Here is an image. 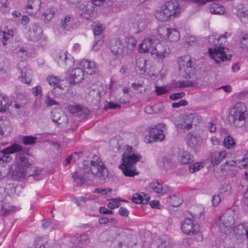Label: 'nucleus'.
Masks as SVG:
<instances>
[{
    "label": "nucleus",
    "mask_w": 248,
    "mask_h": 248,
    "mask_svg": "<svg viewBox=\"0 0 248 248\" xmlns=\"http://www.w3.org/2000/svg\"><path fill=\"white\" fill-rule=\"evenodd\" d=\"M90 166L84 165L83 173L75 171L72 175L74 182L79 186L82 185L86 180H91L93 178L104 180L108 175V171L101 159L97 155L92 158Z\"/></svg>",
    "instance_id": "obj_1"
},
{
    "label": "nucleus",
    "mask_w": 248,
    "mask_h": 248,
    "mask_svg": "<svg viewBox=\"0 0 248 248\" xmlns=\"http://www.w3.org/2000/svg\"><path fill=\"white\" fill-rule=\"evenodd\" d=\"M181 6L176 0H169L157 10L155 15L156 18L161 22H166L178 16Z\"/></svg>",
    "instance_id": "obj_2"
},
{
    "label": "nucleus",
    "mask_w": 248,
    "mask_h": 248,
    "mask_svg": "<svg viewBox=\"0 0 248 248\" xmlns=\"http://www.w3.org/2000/svg\"><path fill=\"white\" fill-rule=\"evenodd\" d=\"M248 115L245 105L242 102L234 105L230 111L229 121L231 125L236 127H241L246 124Z\"/></svg>",
    "instance_id": "obj_3"
},
{
    "label": "nucleus",
    "mask_w": 248,
    "mask_h": 248,
    "mask_svg": "<svg viewBox=\"0 0 248 248\" xmlns=\"http://www.w3.org/2000/svg\"><path fill=\"white\" fill-rule=\"evenodd\" d=\"M141 158L140 155L136 154H124L123 157V163L119 168L122 170L125 176L134 177L138 174L135 164Z\"/></svg>",
    "instance_id": "obj_4"
},
{
    "label": "nucleus",
    "mask_w": 248,
    "mask_h": 248,
    "mask_svg": "<svg viewBox=\"0 0 248 248\" xmlns=\"http://www.w3.org/2000/svg\"><path fill=\"white\" fill-rule=\"evenodd\" d=\"M217 226L221 233L227 234L232 232H234L235 228L234 212L231 209L227 210L219 218Z\"/></svg>",
    "instance_id": "obj_5"
},
{
    "label": "nucleus",
    "mask_w": 248,
    "mask_h": 248,
    "mask_svg": "<svg viewBox=\"0 0 248 248\" xmlns=\"http://www.w3.org/2000/svg\"><path fill=\"white\" fill-rule=\"evenodd\" d=\"M209 44L215 46L214 48H209L208 53L210 57L214 60L217 63H219L220 61H225L227 60V57L224 51V47L222 46H217L220 40L217 38V34H212L210 35L208 39Z\"/></svg>",
    "instance_id": "obj_6"
},
{
    "label": "nucleus",
    "mask_w": 248,
    "mask_h": 248,
    "mask_svg": "<svg viewBox=\"0 0 248 248\" xmlns=\"http://www.w3.org/2000/svg\"><path fill=\"white\" fill-rule=\"evenodd\" d=\"M179 69L183 76L191 78L195 73L194 60L189 55L182 56L178 60Z\"/></svg>",
    "instance_id": "obj_7"
},
{
    "label": "nucleus",
    "mask_w": 248,
    "mask_h": 248,
    "mask_svg": "<svg viewBox=\"0 0 248 248\" xmlns=\"http://www.w3.org/2000/svg\"><path fill=\"white\" fill-rule=\"evenodd\" d=\"M170 49L164 43H156L151 51V56L154 59H156L159 62L169 57Z\"/></svg>",
    "instance_id": "obj_8"
},
{
    "label": "nucleus",
    "mask_w": 248,
    "mask_h": 248,
    "mask_svg": "<svg viewBox=\"0 0 248 248\" xmlns=\"http://www.w3.org/2000/svg\"><path fill=\"white\" fill-rule=\"evenodd\" d=\"M60 25L62 31H71L78 27L79 22L73 15L67 14L61 17L60 19Z\"/></svg>",
    "instance_id": "obj_9"
},
{
    "label": "nucleus",
    "mask_w": 248,
    "mask_h": 248,
    "mask_svg": "<svg viewBox=\"0 0 248 248\" xmlns=\"http://www.w3.org/2000/svg\"><path fill=\"white\" fill-rule=\"evenodd\" d=\"M22 150V146L17 143H13L1 150L0 151V162H10L12 160V157L10 154L16 153Z\"/></svg>",
    "instance_id": "obj_10"
},
{
    "label": "nucleus",
    "mask_w": 248,
    "mask_h": 248,
    "mask_svg": "<svg viewBox=\"0 0 248 248\" xmlns=\"http://www.w3.org/2000/svg\"><path fill=\"white\" fill-rule=\"evenodd\" d=\"M166 129V125L162 124H159L149 128L150 138L152 139V141L157 142L163 140L165 138L164 132Z\"/></svg>",
    "instance_id": "obj_11"
},
{
    "label": "nucleus",
    "mask_w": 248,
    "mask_h": 248,
    "mask_svg": "<svg viewBox=\"0 0 248 248\" xmlns=\"http://www.w3.org/2000/svg\"><path fill=\"white\" fill-rule=\"evenodd\" d=\"M94 5L95 4L93 2L80 4L79 6V14L81 16L87 20L93 19L96 14Z\"/></svg>",
    "instance_id": "obj_12"
},
{
    "label": "nucleus",
    "mask_w": 248,
    "mask_h": 248,
    "mask_svg": "<svg viewBox=\"0 0 248 248\" xmlns=\"http://www.w3.org/2000/svg\"><path fill=\"white\" fill-rule=\"evenodd\" d=\"M54 59L61 67L66 65L71 66L74 61L70 55H68L67 51H60L56 52L53 55Z\"/></svg>",
    "instance_id": "obj_13"
},
{
    "label": "nucleus",
    "mask_w": 248,
    "mask_h": 248,
    "mask_svg": "<svg viewBox=\"0 0 248 248\" xmlns=\"http://www.w3.org/2000/svg\"><path fill=\"white\" fill-rule=\"evenodd\" d=\"M181 229L186 234L193 235L199 232V226L194 224L189 218H186L181 223Z\"/></svg>",
    "instance_id": "obj_14"
},
{
    "label": "nucleus",
    "mask_w": 248,
    "mask_h": 248,
    "mask_svg": "<svg viewBox=\"0 0 248 248\" xmlns=\"http://www.w3.org/2000/svg\"><path fill=\"white\" fill-rule=\"evenodd\" d=\"M26 65V62L23 61L21 62L18 64L20 73L19 79L22 82L29 85L31 81L32 72L25 66Z\"/></svg>",
    "instance_id": "obj_15"
},
{
    "label": "nucleus",
    "mask_w": 248,
    "mask_h": 248,
    "mask_svg": "<svg viewBox=\"0 0 248 248\" xmlns=\"http://www.w3.org/2000/svg\"><path fill=\"white\" fill-rule=\"evenodd\" d=\"M42 33V30L38 24H32L29 27L26 36L30 40L35 42L41 38Z\"/></svg>",
    "instance_id": "obj_16"
},
{
    "label": "nucleus",
    "mask_w": 248,
    "mask_h": 248,
    "mask_svg": "<svg viewBox=\"0 0 248 248\" xmlns=\"http://www.w3.org/2000/svg\"><path fill=\"white\" fill-rule=\"evenodd\" d=\"M184 121L180 124L181 127L182 129L189 130L193 124L195 125L196 122L202 121L201 117L196 114H190L184 117Z\"/></svg>",
    "instance_id": "obj_17"
},
{
    "label": "nucleus",
    "mask_w": 248,
    "mask_h": 248,
    "mask_svg": "<svg viewBox=\"0 0 248 248\" xmlns=\"http://www.w3.org/2000/svg\"><path fill=\"white\" fill-rule=\"evenodd\" d=\"M26 149L23 148L21 151L17 152L15 158L16 166L20 168L28 169L30 168L31 164L30 163L28 159L25 156L24 153Z\"/></svg>",
    "instance_id": "obj_18"
},
{
    "label": "nucleus",
    "mask_w": 248,
    "mask_h": 248,
    "mask_svg": "<svg viewBox=\"0 0 248 248\" xmlns=\"http://www.w3.org/2000/svg\"><path fill=\"white\" fill-rule=\"evenodd\" d=\"M12 131L10 121L5 116L0 118V139L8 136Z\"/></svg>",
    "instance_id": "obj_19"
},
{
    "label": "nucleus",
    "mask_w": 248,
    "mask_h": 248,
    "mask_svg": "<svg viewBox=\"0 0 248 248\" xmlns=\"http://www.w3.org/2000/svg\"><path fill=\"white\" fill-rule=\"evenodd\" d=\"M83 78L84 72L81 68L73 69L70 74L69 80L71 84H78L82 81Z\"/></svg>",
    "instance_id": "obj_20"
},
{
    "label": "nucleus",
    "mask_w": 248,
    "mask_h": 248,
    "mask_svg": "<svg viewBox=\"0 0 248 248\" xmlns=\"http://www.w3.org/2000/svg\"><path fill=\"white\" fill-rule=\"evenodd\" d=\"M226 155L225 151H214L211 152L209 158L213 166H217L226 157Z\"/></svg>",
    "instance_id": "obj_21"
},
{
    "label": "nucleus",
    "mask_w": 248,
    "mask_h": 248,
    "mask_svg": "<svg viewBox=\"0 0 248 248\" xmlns=\"http://www.w3.org/2000/svg\"><path fill=\"white\" fill-rule=\"evenodd\" d=\"M103 92V88L101 87H95L89 91L88 99L92 101L94 104H97L101 100Z\"/></svg>",
    "instance_id": "obj_22"
},
{
    "label": "nucleus",
    "mask_w": 248,
    "mask_h": 248,
    "mask_svg": "<svg viewBox=\"0 0 248 248\" xmlns=\"http://www.w3.org/2000/svg\"><path fill=\"white\" fill-rule=\"evenodd\" d=\"M79 65L85 69L88 74H93L98 70L97 66L93 61L83 60L79 62Z\"/></svg>",
    "instance_id": "obj_23"
},
{
    "label": "nucleus",
    "mask_w": 248,
    "mask_h": 248,
    "mask_svg": "<svg viewBox=\"0 0 248 248\" xmlns=\"http://www.w3.org/2000/svg\"><path fill=\"white\" fill-rule=\"evenodd\" d=\"M110 50L113 55L121 56L124 52V46L119 39H113L110 41Z\"/></svg>",
    "instance_id": "obj_24"
},
{
    "label": "nucleus",
    "mask_w": 248,
    "mask_h": 248,
    "mask_svg": "<svg viewBox=\"0 0 248 248\" xmlns=\"http://www.w3.org/2000/svg\"><path fill=\"white\" fill-rule=\"evenodd\" d=\"M68 109L75 116L85 117L88 113V110L85 107L79 105H70Z\"/></svg>",
    "instance_id": "obj_25"
},
{
    "label": "nucleus",
    "mask_w": 248,
    "mask_h": 248,
    "mask_svg": "<svg viewBox=\"0 0 248 248\" xmlns=\"http://www.w3.org/2000/svg\"><path fill=\"white\" fill-rule=\"evenodd\" d=\"M27 175L29 176L34 175V173L29 174L26 169L16 166L15 170H13L11 174L13 179L20 181L24 179Z\"/></svg>",
    "instance_id": "obj_26"
},
{
    "label": "nucleus",
    "mask_w": 248,
    "mask_h": 248,
    "mask_svg": "<svg viewBox=\"0 0 248 248\" xmlns=\"http://www.w3.org/2000/svg\"><path fill=\"white\" fill-rule=\"evenodd\" d=\"M93 31L95 36V44L93 49L96 51L99 49L103 43V40L102 39L104 37L101 34L102 29L100 26H97L94 28Z\"/></svg>",
    "instance_id": "obj_27"
},
{
    "label": "nucleus",
    "mask_w": 248,
    "mask_h": 248,
    "mask_svg": "<svg viewBox=\"0 0 248 248\" xmlns=\"http://www.w3.org/2000/svg\"><path fill=\"white\" fill-rule=\"evenodd\" d=\"M40 0H28L26 10L31 15H35L41 7Z\"/></svg>",
    "instance_id": "obj_28"
},
{
    "label": "nucleus",
    "mask_w": 248,
    "mask_h": 248,
    "mask_svg": "<svg viewBox=\"0 0 248 248\" xmlns=\"http://www.w3.org/2000/svg\"><path fill=\"white\" fill-rule=\"evenodd\" d=\"M217 1H212L208 7L209 12L213 15H222L225 13V9L224 6Z\"/></svg>",
    "instance_id": "obj_29"
},
{
    "label": "nucleus",
    "mask_w": 248,
    "mask_h": 248,
    "mask_svg": "<svg viewBox=\"0 0 248 248\" xmlns=\"http://www.w3.org/2000/svg\"><path fill=\"white\" fill-rule=\"evenodd\" d=\"M154 43L151 38H145L139 46V50L140 53L150 52L151 54V51L153 49Z\"/></svg>",
    "instance_id": "obj_30"
},
{
    "label": "nucleus",
    "mask_w": 248,
    "mask_h": 248,
    "mask_svg": "<svg viewBox=\"0 0 248 248\" xmlns=\"http://www.w3.org/2000/svg\"><path fill=\"white\" fill-rule=\"evenodd\" d=\"M234 233L236 235L245 236L248 238V222L240 223L234 229Z\"/></svg>",
    "instance_id": "obj_31"
},
{
    "label": "nucleus",
    "mask_w": 248,
    "mask_h": 248,
    "mask_svg": "<svg viewBox=\"0 0 248 248\" xmlns=\"http://www.w3.org/2000/svg\"><path fill=\"white\" fill-rule=\"evenodd\" d=\"M131 20L134 26L138 28L140 31L144 30L146 26L147 21L144 16L137 15Z\"/></svg>",
    "instance_id": "obj_32"
},
{
    "label": "nucleus",
    "mask_w": 248,
    "mask_h": 248,
    "mask_svg": "<svg viewBox=\"0 0 248 248\" xmlns=\"http://www.w3.org/2000/svg\"><path fill=\"white\" fill-rule=\"evenodd\" d=\"M57 12V9L52 7L47 8L42 14L41 18L43 21L45 23H48L50 22L54 18Z\"/></svg>",
    "instance_id": "obj_33"
},
{
    "label": "nucleus",
    "mask_w": 248,
    "mask_h": 248,
    "mask_svg": "<svg viewBox=\"0 0 248 248\" xmlns=\"http://www.w3.org/2000/svg\"><path fill=\"white\" fill-rule=\"evenodd\" d=\"M194 158L193 155L188 152L184 150L180 151L178 161L182 164H189L193 162Z\"/></svg>",
    "instance_id": "obj_34"
},
{
    "label": "nucleus",
    "mask_w": 248,
    "mask_h": 248,
    "mask_svg": "<svg viewBox=\"0 0 248 248\" xmlns=\"http://www.w3.org/2000/svg\"><path fill=\"white\" fill-rule=\"evenodd\" d=\"M237 15L242 22H248V8L240 4L237 6Z\"/></svg>",
    "instance_id": "obj_35"
},
{
    "label": "nucleus",
    "mask_w": 248,
    "mask_h": 248,
    "mask_svg": "<svg viewBox=\"0 0 248 248\" xmlns=\"http://www.w3.org/2000/svg\"><path fill=\"white\" fill-rule=\"evenodd\" d=\"M156 246L157 248H171L172 243L171 240L167 237L162 236L157 239Z\"/></svg>",
    "instance_id": "obj_36"
},
{
    "label": "nucleus",
    "mask_w": 248,
    "mask_h": 248,
    "mask_svg": "<svg viewBox=\"0 0 248 248\" xmlns=\"http://www.w3.org/2000/svg\"><path fill=\"white\" fill-rule=\"evenodd\" d=\"M51 116L52 121L57 123L59 124H62L63 122L62 121L65 120V123H68V119L66 116L62 114L61 115L58 112L57 109H54L51 112Z\"/></svg>",
    "instance_id": "obj_37"
},
{
    "label": "nucleus",
    "mask_w": 248,
    "mask_h": 248,
    "mask_svg": "<svg viewBox=\"0 0 248 248\" xmlns=\"http://www.w3.org/2000/svg\"><path fill=\"white\" fill-rule=\"evenodd\" d=\"M14 34V31L12 29H6L1 31L0 36L1 37L2 44L4 46L7 44L8 40L12 38Z\"/></svg>",
    "instance_id": "obj_38"
},
{
    "label": "nucleus",
    "mask_w": 248,
    "mask_h": 248,
    "mask_svg": "<svg viewBox=\"0 0 248 248\" xmlns=\"http://www.w3.org/2000/svg\"><path fill=\"white\" fill-rule=\"evenodd\" d=\"M168 202L173 207H177L182 203V200L181 195L177 193L169 196Z\"/></svg>",
    "instance_id": "obj_39"
},
{
    "label": "nucleus",
    "mask_w": 248,
    "mask_h": 248,
    "mask_svg": "<svg viewBox=\"0 0 248 248\" xmlns=\"http://www.w3.org/2000/svg\"><path fill=\"white\" fill-rule=\"evenodd\" d=\"M194 82L190 80H178L172 82V86L174 88L192 87L194 86Z\"/></svg>",
    "instance_id": "obj_40"
},
{
    "label": "nucleus",
    "mask_w": 248,
    "mask_h": 248,
    "mask_svg": "<svg viewBox=\"0 0 248 248\" xmlns=\"http://www.w3.org/2000/svg\"><path fill=\"white\" fill-rule=\"evenodd\" d=\"M166 40L172 42H177L180 38L179 32L176 29L170 28Z\"/></svg>",
    "instance_id": "obj_41"
},
{
    "label": "nucleus",
    "mask_w": 248,
    "mask_h": 248,
    "mask_svg": "<svg viewBox=\"0 0 248 248\" xmlns=\"http://www.w3.org/2000/svg\"><path fill=\"white\" fill-rule=\"evenodd\" d=\"M125 42L128 52L132 51L136 46L137 40L134 37L129 36L125 38Z\"/></svg>",
    "instance_id": "obj_42"
},
{
    "label": "nucleus",
    "mask_w": 248,
    "mask_h": 248,
    "mask_svg": "<svg viewBox=\"0 0 248 248\" xmlns=\"http://www.w3.org/2000/svg\"><path fill=\"white\" fill-rule=\"evenodd\" d=\"M170 27L167 25L160 26L157 29V32L158 35L160 38L166 40L167 38L168 34L169 32Z\"/></svg>",
    "instance_id": "obj_43"
},
{
    "label": "nucleus",
    "mask_w": 248,
    "mask_h": 248,
    "mask_svg": "<svg viewBox=\"0 0 248 248\" xmlns=\"http://www.w3.org/2000/svg\"><path fill=\"white\" fill-rule=\"evenodd\" d=\"M149 188L151 191H153L156 193H160L163 190V186L161 183L158 182L151 183Z\"/></svg>",
    "instance_id": "obj_44"
},
{
    "label": "nucleus",
    "mask_w": 248,
    "mask_h": 248,
    "mask_svg": "<svg viewBox=\"0 0 248 248\" xmlns=\"http://www.w3.org/2000/svg\"><path fill=\"white\" fill-rule=\"evenodd\" d=\"M223 145L228 149H233L235 146V143L232 137L228 136L224 139Z\"/></svg>",
    "instance_id": "obj_45"
},
{
    "label": "nucleus",
    "mask_w": 248,
    "mask_h": 248,
    "mask_svg": "<svg viewBox=\"0 0 248 248\" xmlns=\"http://www.w3.org/2000/svg\"><path fill=\"white\" fill-rule=\"evenodd\" d=\"M219 195L221 197L228 196L232 193V187L230 185L224 184L219 190Z\"/></svg>",
    "instance_id": "obj_46"
},
{
    "label": "nucleus",
    "mask_w": 248,
    "mask_h": 248,
    "mask_svg": "<svg viewBox=\"0 0 248 248\" xmlns=\"http://www.w3.org/2000/svg\"><path fill=\"white\" fill-rule=\"evenodd\" d=\"M37 138L35 137L25 136L22 138V142L25 145H32L36 143Z\"/></svg>",
    "instance_id": "obj_47"
},
{
    "label": "nucleus",
    "mask_w": 248,
    "mask_h": 248,
    "mask_svg": "<svg viewBox=\"0 0 248 248\" xmlns=\"http://www.w3.org/2000/svg\"><path fill=\"white\" fill-rule=\"evenodd\" d=\"M76 243L79 244H86L89 242V237L86 234L78 235L76 238Z\"/></svg>",
    "instance_id": "obj_48"
},
{
    "label": "nucleus",
    "mask_w": 248,
    "mask_h": 248,
    "mask_svg": "<svg viewBox=\"0 0 248 248\" xmlns=\"http://www.w3.org/2000/svg\"><path fill=\"white\" fill-rule=\"evenodd\" d=\"M8 106L7 97L0 94V111L4 112Z\"/></svg>",
    "instance_id": "obj_49"
},
{
    "label": "nucleus",
    "mask_w": 248,
    "mask_h": 248,
    "mask_svg": "<svg viewBox=\"0 0 248 248\" xmlns=\"http://www.w3.org/2000/svg\"><path fill=\"white\" fill-rule=\"evenodd\" d=\"M82 155V152L79 153H74L73 154L69 156L67 158L65 159V166H67L71 163V161L72 160H74V161H76V160H78L79 157H80Z\"/></svg>",
    "instance_id": "obj_50"
},
{
    "label": "nucleus",
    "mask_w": 248,
    "mask_h": 248,
    "mask_svg": "<svg viewBox=\"0 0 248 248\" xmlns=\"http://www.w3.org/2000/svg\"><path fill=\"white\" fill-rule=\"evenodd\" d=\"M203 167V163L202 162H196L194 164L190 165L189 166V171L191 173H194L199 170L201 168Z\"/></svg>",
    "instance_id": "obj_51"
},
{
    "label": "nucleus",
    "mask_w": 248,
    "mask_h": 248,
    "mask_svg": "<svg viewBox=\"0 0 248 248\" xmlns=\"http://www.w3.org/2000/svg\"><path fill=\"white\" fill-rule=\"evenodd\" d=\"M46 80L50 85L57 86L59 83L60 79L58 77L49 76L47 77Z\"/></svg>",
    "instance_id": "obj_52"
},
{
    "label": "nucleus",
    "mask_w": 248,
    "mask_h": 248,
    "mask_svg": "<svg viewBox=\"0 0 248 248\" xmlns=\"http://www.w3.org/2000/svg\"><path fill=\"white\" fill-rule=\"evenodd\" d=\"M240 45L241 47L248 49V34H244L240 39Z\"/></svg>",
    "instance_id": "obj_53"
},
{
    "label": "nucleus",
    "mask_w": 248,
    "mask_h": 248,
    "mask_svg": "<svg viewBox=\"0 0 248 248\" xmlns=\"http://www.w3.org/2000/svg\"><path fill=\"white\" fill-rule=\"evenodd\" d=\"M240 163V169H247L248 168V152L246 153L243 158L239 160Z\"/></svg>",
    "instance_id": "obj_54"
},
{
    "label": "nucleus",
    "mask_w": 248,
    "mask_h": 248,
    "mask_svg": "<svg viewBox=\"0 0 248 248\" xmlns=\"http://www.w3.org/2000/svg\"><path fill=\"white\" fill-rule=\"evenodd\" d=\"M172 162V157L171 156H166L163 159V166L165 169H169Z\"/></svg>",
    "instance_id": "obj_55"
},
{
    "label": "nucleus",
    "mask_w": 248,
    "mask_h": 248,
    "mask_svg": "<svg viewBox=\"0 0 248 248\" xmlns=\"http://www.w3.org/2000/svg\"><path fill=\"white\" fill-rule=\"evenodd\" d=\"M121 106L117 104H115L114 102H107V104L104 107V109L107 110L108 109H116L121 108Z\"/></svg>",
    "instance_id": "obj_56"
},
{
    "label": "nucleus",
    "mask_w": 248,
    "mask_h": 248,
    "mask_svg": "<svg viewBox=\"0 0 248 248\" xmlns=\"http://www.w3.org/2000/svg\"><path fill=\"white\" fill-rule=\"evenodd\" d=\"M121 205V203L117 199H112L108 204V208L113 209L119 207Z\"/></svg>",
    "instance_id": "obj_57"
},
{
    "label": "nucleus",
    "mask_w": 248,
    "mask_h": 248,
    "mask_svg": "<svg viewBox=\"0 0 248 248\" xmlns=\"http://www.w3.org/2000/svg\"><path fill=\"white\" fill-rule=\"evenodd\" d=\"M45 103L48 106H52L58 105V103L55 100L51 98L50 95H49V93H47V94L46 95Z\"/></svg>",
    "instance_id": "obj_58"
},
{
    "label": "nucleus",
    "mask_w": 248,
    "mask_h": 248,
    "mask_svg": "<svg viewBox=\"0 0 248 248\" xmlns=\"http://www.w3.org/2000/svg\"><path fill=\"white\" fill-rule=\"evenodd\" d=\"M2 207V214L4 216H7L10 214L14 210V207L8 206L7 207H4L2 204H0Z\"/></svg>",
    "instance_id": "obj_59"
},
{
    "label": "nucleus",
    "mask_w": 248,
    "mask_h": 248,
    "mask_svg": "<svg viewBox=\"0 0 248 248\" xmlns=\"http://www.w3.org/2000/svg\"><path fill=\"white\" fill-rule=\"evenodd\" d=\"M169 91L166 87L155 86V92L158 95L167 93Z\"/></svg>",
    "instance_id": "obj_60"
},
{
    "label": "nucleus",
    "mask_w": 248,
    "mask_h": 248,
    "mask_svg": "<svg viewBox=\"0 0 248 248\" xmlns=\"http://www.w3.org/2000/svg\"><path fill=\"white\" fill-rule=\"evenodd\" d=\"M143 195V193L135 194L132 197V201L136 203H141L142 201V197Z\"/></svg>",
    "instance_id": "obj_61"
},
{
    "label": "nucleus",
    "mask_w": 248,
    "mask_h": 248,
    "mask_svg": "<svg viewBox=\"0 0 248 248\" xmlns=\"http://www.w3.org/2000/svg\"><path fill=\"white\" fill-rule=\"evenodd\" d=\"M16 54L19 59H21V60H25L27 58V52L23 48L20 49L17 51Z\"/></svg>",
    "instance_id": "obj_62"
},
{
    "label": "nucleus",
    "mask_w": 248,
    "mask_h": 248,
    "mask_svg": "<svg viewBox=\"0 0 248 248\" xmlns=\"http://www.w3.org/2000/svg\"><path fill=\"white\" fill-rule=\"evenodd\" d=\"M185 93L183 92L181 93H173L170 96V98L172 100H176L178 99L183 98L185 96Z\"/></svg>",
    "instance_id": "obj_63"
},
{
    "label": "nucleus",
    "mask_w": 248,
    "mask_h": 248,
    "mask_svg": "<svg viewBox=\"0 0 248 248\" xmlns=\"http://www.w3.org/2000/svg\"><path fill=\"white\" fill-rule=\"evenodd\" d=\"M187 105V102L185 100H181L178 102L173 103L172 104V107L173 108H178L181 106H185Z\"/></svg>",
    "instance_id": "obj_64"
}]
</instances>
